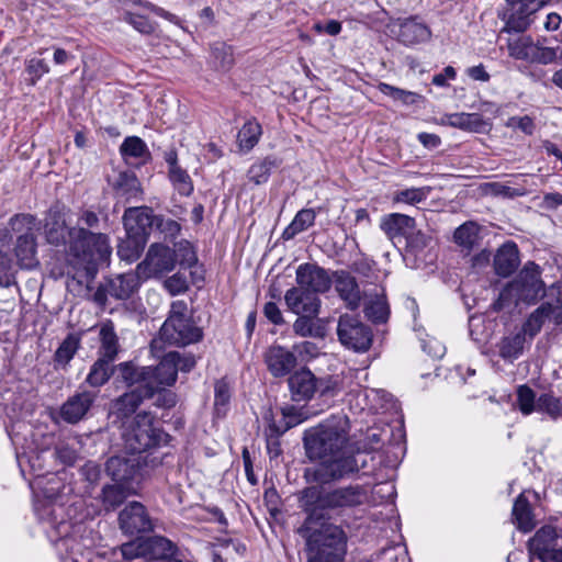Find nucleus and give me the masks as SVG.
<instances>
[{
  "label": "nucleus",
  "mask_w": 562,
  "mask_h": 562,
  "mask_svg": "<svg viewBox=\"0 0 562 562\" xmlns=\"http://www.w3.org/2000/svg\"><path fill=\"white\" fill-rule=\"evenodd\" d=\"M519 251L514 241L502 245L494 256L495 272L501 277L510 276L519 266Z\"/></svg>",
  "instance_id": "obj_26"
},
{
  "label": "nucleus",
  "mask_w": 562,
  "mask_h": 562,
  "mask_svg": "<svg viewBox=\"0 0 562 562\" xmlns=\"http://www.w3.org/2000/svg\"><path fill=\"white\" fill-rule=\"evenodd\" d=\"M271 168L272 161L266 158L259 162L254 164L249 168L247 177L255 184H262L268 181Z\"/></svg>",
  "instance_id": "obj_51"
},
{
  "label": "nucleus",
  "mask_w": 562,
  "mask_h": 562,
  "mask_svg": "<svg viewBox=\"0 0 562 562\" xmlns=\"http://www.w3.org/2000/svg\"><path fill=\"white\" fill-rule=\"evenodd\" d=\"M517 404L524 415H530L532 412L537 411L536 394L528 385L518 386Z\"/></svg>",
  "instance_id": "obj_47"
},
{
  "label": "nucleus",
  "mask_w": 562,
  "mask_h": 562,
  "mask_svg": "<svg viewBox=\"0 0 562 562\" xmlns=\"http://www.w3.org/2000/svg\"><path fill=\"white\" fill-rule=\"evenodd\" d=\"M427 191L424 188H411L395 193L393 200L397 203L416 204L425 200Z\"/></svg>",
  "instance_id": "obj_56"
},
{
  "label": "nucleus",
  "mask_w": 562,
  "mask_h": 562,
  "mask_svg": "<svg viewBox=\"0 0 562 562\" xmlns=\"http://www.w3.org/2000/svg\"><path fill=\"white\" fill-rule=\"evenodd\" d=\"M262 134L261 125L255 120H248L237 134V145L241 151H250L259 142Z\"/></svg>",
  "instance_id": "obj_31"
},
{
  "label": "nucleus",
  "mask_w": 562,
  "mask_h": 562,
  "mask_svg": "<svg viewBox=\"0 0 562 562\" xmlns=\"http://www.w3.org/2000/svg\"><path fill=\"white\" fill-rule=\"evenodd\" d=\"M337 336L341 345L358 352L367 351L372 344L370 327L356 315L344 314L339 317Z\"/></svg>",
  "instance_id": "obj_11"
},
{
  "label": "nucleus",
  "mask_w": 562,
  "mask_h": 562,
  "mask_svg": "<svg viewBox=\"0 0 562 562\" xmlns=\"http://www.w3.org/2000/svg\"><path fill=\"white\" fill-rule=\"evenodd\" d=\"M120 153L125 160L134 158L146 161L150 156L147 145L137 136L126 137L120 146Z\"/></svg>",
  "instance_id": "obj_34"
},
{
  "label": "nucleus",
  "mask_w": 562,
  "mask_h": 562,
  "mask_svg": "<svg viewBox=\"0 0 562 562\" xmlns=\"http://www.w3.org/2000/svg\"><path fill=\"white\" fill-rule=\"evenodd\" d=\"M447 124L462 130L479 131L484 121L477 113H453L447 115Z\"/></svg>",
  "instance_id": "obj_38"
},
{
  "label": "nucleus",
  "mask_w": 562,
  "mask_h": 562,
  "mask_svg": "<svg viewBox=\"0 0 562 562\" xmlns=\"http://www.w3.org/2000/svg\"><path fill=\"white\" fill-rule=\"evenodd\" d=\"M429 27L417 18L405 19L400 24L398 37L404 44H416L430 38Z\"/></svg>",
  "instance_id": "obj_29"
},
{
  "label": "nucleus",
  "mask_w": 562,
  "mask_h": 562,
  "mask_svg": "<svg viewBox=\"0 0 562 562\" xmlns=\"http://www.w3.org/2000/svg\"><path fill=\"white\" fill-rule=\"evenodd\" d=\"M529 562H562V547L553 526L541 527L528 541Z\"/></svg>",
  "instance_id": "obj_10"
},
{
  "label": "nucleus",
  "mask_w": 562,
  "mask_h": 562,
  "mask_svg": "<svg viewBox=\"0 0 562 562\" xmlns=\"http://www.w3.org/2000/svg\"><path fill=\"white\" fill-rule=\"evenodd\" d=\"M99 338L100 348L98 351V358L113 362L117 356L120 344L114 325L111 321H105L100 324Z\"/></svg>",
  "instance_id": "obj_28"
},
{
  "label": "nucleus",
  "mask_w": 562,
  "mask_h": 562,
  "mask_svg": "<svg viewBox=\"0 0 562 562\" xmlns=\"http://www.w3.org/2000/svg\"><path fill=\"white\" fill-rule=\"evenodd\" d=\"M513 517L517 528L522 532H528L535 527L533 515L529 502L524 494H520L514 504Z\"/></svg>",
  "instance_id": "obj_32"
},
{
  "label": "nucleus",
  "mask_w": 562,
  "mask_h": 562,
  "mask_svg": "<svg viewBox=\"0 0 562 562\" xmlns=\"http://www.w3.org/2000/svg\"><path fill=\"white\" fill-rule=\"evenodd\" d=\"M295 274L296 284L315 295L330 289L331 280L328 272L314 263L300 265Z\"/></svg>",
  "instance_id": "obj_15"
},
{
  "label": "nucleus",
  "mask_w": 562,
  "mask_h": 562,
  "mask_svg": "<svg viewBox=\"0 0 562 562\" xmlns=\"http://www.w3.org/2000/svg\"><path fill=\"white\" fill-rule=\"evenodd\" d=\"M213 57L216 66L222 70L229 69L234 64V55L232 47L225 44H217L213 47Z\"/></svg>",
  "instance_id": "obj_54"
},
{
  "label": "nucleus",
  "mask_w": 562,
  "mask_h": 562,
  "mask_svg": "<svg viewBox=\"0 0 562 562\" xmlns=\"http://www.w3.org/2000/svg\"><path fill=\"white\" fill-rule=\"evenodd\" d=\"M56 458L65 465H72L78 459L75 447L68 442H60L55 450Z\"/></svg>",
  "instance_id": "obj_60"
},
{
  "label": "nucleus",
  "mask_w": 562,
  "mask_h": 562,
  "mask_svg": "<svg viewBox=\"0 0 562 562\" xmlns=\"http://www.w3.org/2000/svg\"><path fill=\"white\" fill-rule=\"evenodd\" d=\"M368 498L367 491L360 485H348L334 490H326L322 485L305 487L299 497L300 507L310 520H329V510L355 507L363 504Z\"/></svg>",
  "instance_id": "obj_3"
},
{
  "label": "nucleus",
  "mask_w": 562,
  "mask_h": 562,
  "mask_svg": "<svg viewBox=\"0 0 562 562\" xmlns=\"http://www.w3.org/2000/svg\"><path fill=\"white\" fill-rule=\"evenodd\" d=\"M315 218L316 212L312 209H303L299 211L292 222L283 231L282 237L286 240L292 239L297 234L314 225Z\"/></svg>",
  "instance_id": "obj_33"
},
{
  "label": "nucleus",
  "mask_w": 562,
  "mask_h": 562,
  "mask_svg": "<svg viewBox=\"0 0 562 562\" xmlns=\"http://www.w3.org/2000/svg\"><path fill=\"white\" fill-rule=\"evenodd\" d=\"M368 458L367 453L355 451L351 445L347 449L334 452L333 456L319 459V464L313 472V479L321 484L342 480L367 468Z\"/></svg>",
  "instance_id": "obj_9"
},
{
  "label": "nucleus",
  "mask_w": 562,
  "mask_h": 562,
  "mask_svg": "<svg viewBox=\"0 0 562 562\" xmlns=\"http://www.w3.org/2000/svg\"><path fill=\"white\" fill-rule=\"evenodd\" d=\"M127 497L124 484L115 483L102 488V503L106 510H113Z\"/></svg>",
  "instance_id": "obj_42"
},
{
  "label": "nucleus",
  "mask_w": 562,
  "mask_h": 562,
  "mask_svg": "<svg viewBox=\"0 0 562 562\" xmlns=\"http://www.w3.org/2000/svg\"><path fill=\"white\" fill-rule=\"evenodd\" d=\"M120 19L132 25L136 31L142 34H150L154 32V24L144 15L133 13L128 10H123Z\"/></svg>",
  "instance_id": "obj_49"
},
{
  "label": "nucleus",
  "mask_w": 562,
  "mask_h": 562,
  "mask_svg": "<svg viewBox=\"0 0 562 562\" xmlns=\"http://www.w3.org/2000/svg\"><path fill=\"white\" fill-rule=\"evenodd\" d=\"M547 297L548 301L539 306L525 323L526 334L536 335L547 318L557 325L555 316L558 312H562V282H555L549 286Z\"/></svg>",
  "instance_id": "obj_13"
},
{
  "label": "nucleus",
  "mask_w": 562,
  "mask_h": 562,
  "mask_svg": "<svg viewBox=\"0 0 562 562\" xmlns=\"http://www.w3.org/2000/svg\"><path fill=\"white\" fill-rule=\"evenodd\" d=\"M164 286L171 295H178L188 290V282L182 274L176 273L164 281Z\"/></svg>",
  "instance_id": "obj_62"
},
{
  "label": "nucleus",
  "mask_w": 562,
  "mask_h": 562,
  "mask_svg": "<svg viewBox=\"0 0 562 562\" xmlns=\"http://www.w3.org/2000/svg\"><path fill=\"white\" fill-rule=\"evenodd\" d=\"M137 465L138 460L134 457L115 456L106 461L105 471L115 483L125 484L136 474Z\"/></svg>",
  "instance_id": "obj_25"
},
{
  "label": "nucleus",
  "mask_w": 562,
  "mask_h": 562,
  "mask_svg": "<svg viewBox=\"0 0 562 562\" xmlns=\"http://www.w3.org/2000/svg\"><path fill=\"white\" fill-rule=\"evenodd\" d=\"M146 544L148 546V551H151L154 554H160V559L172 557L176 550L173 543L164 537L150 538L146 541Z\"/></svg>",
  "instance_id": "obj_53"
},
{
  "label": "nucleus",
  "mask_w": 562,
  "mask_h": 562,
  "mask_svg": "<svg viewBox=\"0 0 562 562\" xmlns=\"http://www.w3.org/2000/svg\"><path fill=\"white\" fill-rule=\"evenodd\" d=\"M95 398L97 392L87 390L77 392L61 406L60 414L63 419L70 424L78 423L86 416Z\"/></svg>",
  "instance_id": "obj_19"
},
{
  "label": "nucleus",
  "mask_w": 562,
  "mask_h": 562,
  "mask_svg": "<svg viewBox=\"0 0 562 562\" xmlns=\"http://www.w3.org/2000/svg\"><path fill=\"white\" fill-rule=\"evenodd\" d=\"M179 257V262L184 267H192L196 262V255L188 241L180 243L177 250H173Z\"/></svg>",
  "instance_id": "obj_63"
},
{
  "label": "nucleus",
  "mask_w": 562,
  "mask_h": 562,
  "mask_svg": "<svg viewBox=\"0 0 562 562\" xmlns=\"http://www.w3.org/2000/svg\"><path fill=\"white\" fill-rule=\"evenodd\" d=\"M188 305L184 301L178 300L171 303L169 316L162 324L159 334L151 340L153 353L162 351L165 345L183 347L198 342L202 339V329L193 324L187 316Z\"/></svg>",
  "instance_id": "obj_6"
},
{
  "label": "nucleus",
  "mask_w": 562,
  "mask_h": 562,
  "mask_svg": "<svg viewBox=\"0 0 562 562\" xmlns=\"http://www.w3.org/2000/svg\"><path fill=\"white\" fill-rule=\"evenodd\" d=\"M123 224L130 236L137 237L147 234L155 224V216L149 207H130L123 215Z\"/></svg>",
  "instance_id": "obj_21"
},
{
  "label": "nucleus",
  "mask_w": 562,
  "mask_h": 562,
  "mask_svg": "<svg viewBox=\"0 0 562 562\" xmlns=\"http://www.w3.org/2000/svg\"><path fill=\"white\" fill-rule=\"evenodd\" d=\"M281 414L284 420L283 431L297 426L308 418L307 412L303 407L285 405L281 407Z\"/></svg>",
  "instance_id": "obj_48"
},
{
  "label": "nucleus",
  "mask_w": 562,
  "mask_h": 562,
  "mask_svg": "<svg viewBox=\"0 0 562 562\" xmlns=\"http://www.w3.org/2000/svg\"><path fill=\"white\" fill-rule=\"evenodd\" d=\"M507 48L512 57L529 61L532 49H535V43L529 36H516L508 40Z\"/></svg>",
  "instance_id": "obj_40"
},
{
  "label": "nucleus",
  "mask_w": 562,
  "mask_h": 562,
  "mask_svg": "<svg viewBox=\"0 0 562 562\" xmlns=\"http://www.w3.org/2000/svg\"><path fill=\"white\" fill-rule=\"evenodd\" d=\"M550 0H506L509 5L506 24L502 32L520 33L531 23L530 16Z\"/></svg>",
  "instance_id": "obj_14"
},
{
  "label": "nucleus",
  "mask_w": 562,
  "mask_h": 562,
  "mask_svg": "<svg viewBox=\"0 0 562 562\" xmlns=\"http://www.w3.org/2000/svg\"><path fill=\"white\" fill-rule=\"evenodd\" d=\"M315 316L316 315L300 314L293 323V331L301 337L312 336L314 330L313 317Z\"/></svg>",
  "instance_id": "obj_61"
},
{
  "label": "nucleus",
  "mask_w": 562,
  "mask_h": 562,
  "mask_svg": "<svg viewBox=\"0 0 562 562\" xmlns=\"http://www.w3.org/2000/svg\"><path fill=\"white\" fill-rule=\"evenodd\" d=\"M140 278L137 271L116 274L105 282V291L115 300H127L138 291Z\"/></svg>",
  "instance_id": "obj_20"
},
{
  "label": "nucleus",
  "mask_w": 562,
  "mask_h": 562,
  "mask_svg": "<svg viewBox=\"0 0 562 562\" xmlns=\"http://www.w3.org/2000/svg\"><path fill=\"white\" fill-rule=\"evenodd\" d=\"M537 411L546 412L552 417L562 416V402L560 398L544 393L537 398Z\"/></svg>",
  "instance_id": "obj_50"
},
{
  "label": "nucleus",
  "mask_w": 562,
  "mask_h": 562,
  "mask_svg": "<svg viewBox=\"0 0 562 562\" xmlns=\"http://www.w3.org/2000/svg\"><path fill=\"white\" fill-rule=\"evenodd\" d=\"M265 362L274 378H282L295 368L296 357L282 346H271L265 353Z\"/></svg>",
  "instance_id": "obj_18"
},
{
  "label": "nucleus",
  "mask_w": 562,
  "mask_h": 562,
  "mask_svg": "<svg viewBox=\"0 0 562 562\" xmlns=\"http://www.w3.org/2000/svg\"><path fill=\"white\" fill-rule=\"evenodd\" d=\"M349 432L350 422L344 414L333 415L316 427L305 430L303 441L307 457L319 460L349 448L352 445Z\"/></svg>",
  "instance_id": "obj_4"
},
{
  "label": "nucleus",
  "mask_w": 562,
  "mask_h": 562,
  "mask_svg": "<svg viewBox=\"0 0 562 562\" xmlns=\"http://www.w3.org/2000/svg\"><path fill=\"white\" fill-rule=\"evenodd\" d=\"M180 353L170 351L166 353L156 367L136 368L131 362L119 366L123 380L128 385L139 384L145 389V395H155L157 389L171 386L178 375V361Z\"/></svg>",
  "instance_id": "obj_5"
},
{
  "label": "nucleus",
  "mask_w": 562,
  "mask_h": 562,
  "mask_svg": "<svg viewBox=\"0 0 562 562\" xmlns=\"http://www.w3.org/2000/svg\"><path fill=\"white\" fill-rule=\"evenodd\" d=\"M284 301L289 311L296 315H317L319 313V297L299 285L285 292Z\"/></svg>",
  "instance_id": "obj_17"
},
{
  "label": "nucleus",
  "mask_w": 562,
  "mask_h": 562,
  "mask_svg": "<svg viewBox=\"0 0 562 562\" xmlns=\"http://www.w3.org/2000/svg\"><path fill=\"white\" fill-rule=\"evenodd\" d=\"M335 289L349 308L356 310L360 305V290L355 277L351 274L344 271L337 273Z\"/></svg>",
  "instance_id": "obj_27"
},
{
  "label": "nucleus",
  "mask_w": 562,
  "mask_h": 562,
  "mask_svg": "<svg viewBox=\"0 0 562 562\" xmlns=\"http://www.w3.org/2000/svg\"><path fill=\"white\" fill-rule=\"evenodd\" d=\"M130 392L124 393L113 402L112 414L122 422L132 419V416L144 400L151 396L145 395V389L139 384Z\"/></svg>",
  "instance_id": "obj_23"
},
{
  "label": "nucleus",
  "mask_w": 562,
  "mask_h": 562,
  "mask_svg": "<svg viewBox=\"0 0 562 562\" xmlns=\"http://www.w3.org/2000/svg\"><path fill=\"white\" fill-rule=\"evenodd\" d=\"M524 341L521 334L503 338L499 344V356L506 360L517 359L522 351Z\"/></svg>",
  "instance_id": "obj_43"
},
{
  "label": "nucleus",
  "mask_w": 562,
  "mask_h": 562,
  "mask_svg": "<svg viewBox=\"0 0 562 562\" xmlns=\"http://www.w3.org/2000/svg\"><path fill=\"white\" fill-rule=\"evenodd\" d=\"M557 56L558 50L555 48L541 46L535 43V49H532L529 61L546 65L555 60Z\"/></svg>",
  "instance_id": "obj_58"
},
{
  "label": "nucleus",
  "mask_w": 562,
  "mask_h": 562,
  "mask_svg": "<svg viewBox=\"0 0 562 562\" xmlns=\"http://www.w3.org/2000/svg\"><path fill=\"white\" fill-rule=\"evenodd\" d=\"M155 416L149 412H140L132 419L121 423V437L125 449L135 454L158 446L166 434L155 426Z\"/></svg>",
  "instance_id": "obj_8"
},
{
  "label": "nucleus",
  "mask_w": 562,
  "mask_h": 562,
  "mask_svg": "<svg viewBox=\"0 0 562 562\" xmlns=\"http://www.w3.org/2000/svg\"><path fill=\"white\" fill-rule=\"evenodd\" d=\"M169 178L175 189L181 195L188 196L192 193L193 184L190 176L187 173L186 170L181 169L180 167H172V169L169 170Z\"/></svg>",
  "instance_id": "obj_46"
},
{
  "label": "nucleus",
  "mask_w": 562,
  "mask_h": 562,
  "mask_svg": "<svg viewBox=\"0 0 562 562\" xmlns=\"http://www.w3.org/2000/svg\"><path fill=\"white\" fill-rule=\"evenodd\" d=\"M121 529L128 535L151 530V521L145 507L138 502H132L119 515Z\"/></svg>",
  "instance_id": "obj_16"
},
{
  "label": "nucleus",
  "mask_w": 562,
  "mask_h": 562,
  "mask_svg": "<svg viewBox=\"0 0 562 562\" xmlns=\"http://www.w3.org/2000/svg\"><path fill=\"white\" fill-rule=\"evenodd\" d=\"M407 245L416 250H422L428 247L432 241L431 234L423 231H412L406 236Z\"/></svg>",
  "instance_id": "obj_59"
},
{
  "label": "nucleus",
  "mask_w": 562,
  "mask_h": 562,
  "mask_svg": "<svg viewBox=\"0 0 562 562\" xmlns=\"http://www.w3.org/2000/svg\"><path fill=\"white\" fill-rule=\"evenodd\" d=\"M155 224L157 228L168 238H175L181 229L180 224L171 218L155 216Z\"/></svg>",
  "instance_id": "obj_64"
},
{
  "label": "nucleus",
  "mask_w": 562,
  "mask_h": 562,
  "mask_svg": "<svg viewBox=\"0 0 562 562\" xmlns=\"http://www.w3.org/2000/svg\"><path fill=\"white\" fill-rule=\"evenodd\" d=\"M453 238L460 247L470 250L480 239V227L474 222H467L456 229Z\"/></svg>",
  "instance_id": "obj_37"
},
{
  "label": "nucleus",
  "mask_w": 562,
  "mask_h": 562,
  "mask_svg": "<svg viewBox=\"0 0 562 562\" xmlns=\"http://www.w3.org/2000/svg\"><path fill=\"white\" fill-rule=\"evenodd\" d=\"M112 361L98 358L97 361L92 364L90 372L86 378V382L93 386L100 387L104 385L113 374Z\"/></svg>",
  "instance_id": "obj_35"
},
{
  "label": "nucleus",
  "mask_w": 562,
  "mask_h": 562,
  "mask_svg": "<svg viewBox=\"0 0 562 562\" xmlns=\"http://www.w3.org/2000/svg\"><path fill=\"white\" fill-rule=\"evenodd\" d=\"M215 397H214V408L216 414L224 415L226 412V406L231 398V392L228 384L224 380H220L215 383L214 386Z\"/></svg>",
  "instance_id": "obj_52"
},
{
  "label": "nucleus",
  "mask_w": 562,
  "mask_h": 562,
  "mask_svg": "<svg viewBox=\"0 0 562 562\" xmlns=\"http://www.w3.org/2000/svg\"><path fill=\"white\" fill-rule=\"evenodd\" d=\"M547 294L539 266L535 262H527L518 276L502 290L495 305L501 310L520 302L535 304Z\"/></svg>",
  "instance_id": "obj_7"
},
{
  "label": "nucleus",
  "mask_w": 562,
  "mask_h": 562,
  "mask_svg": "<svg viewBox=\"0 0 562 562\" xmlns=\"http://www.w3.org/2000/svg\"><path fill=\"white\" fill-rule=\"evenodd\" d=\"M345 390L344 373L317 378V389L321 397H335Z\"/></svg>",
  "instance_id": "obj_36"
},
{
  "label": "nucleus",
  "mask_w": 562,
  "mask_h": 562,
  "mask_svg": "<svg viewBox=\"0 0 562 562\" xmlns=\"http://www.w3.org/2000/svg\"><path fill=\"white\" fill-rule=\"evenodd\" d=\"M15 256L21 268L32 269L38 265L34 234L26 233L18 237Z\"/></svg>",
  "instance_id": "obj_30"
},
{
  "label": "nucleus",
  "mask_w": 562,
  "mask_h": 562,
  "mask_svg": "<svg viewBox=\"0 0 562 562\" xmlns=\"http://www.w3.org/2000/svg\"><path fill=\"white\" fill-rule=\"evenodd\" d=\"M10 229L14 233L33 234L35 217L30 214H18L10 220Z\"/></svg>",
  "instance_id": "obj_55"
},
{
  "label": "nucleus",
  "mask_w": 562,
  "mask_h": 562,
  "mask_svg": "<svg viewBox=\"0 0 562 562\" xmlns=\"http://www.w3.org/2000/svg\"><path fill=\"white\" fill-rule=\"evenodd\" d=\"M416 222L413 217L402 213H390L381 217L380 228L390 240L405 237L415 229Z\"/></svg>",
  "instance_id": "obj_24"
},
{
  "label": "nucleus",
  "mask_w": 562,
  "mask_h": 562,
  "mask_svg": "<svg viewBox=\"0 0 562 562\" xmlns=\"http://www.w3.org/2000/svg\"><path fill=\"white\" fill-rule=\"evenodd\" d=\"M106 217L101 218L91 209H81L75 226H68L66 213L50 209L44 224L46 241L54 246H65L69 262L78 268L87 279L97 273L99 263L109 259L112 252L110 237L102 232Z\"/></svg>",
  "instance_id": "obj_1"
},
{
  "label": "nucleus",
  "mask_w": 562,
  "mask_h": 562,
  "mask_svg": "<svg viewBox=\"0 0 562 562\" xmlns=\"http://www.w3.org/2000/svg\"><path fill=\"white\" fill-rule=\"evenodd\" d=\"M175 266V251L161 244H153L148 248L145 259L137 265L136 269L139 276L144 279H149L170 272Z\"/></svg>",
  "instance_id": "obj_12"
},
{
  "label": "nucleus",
  "mask_w": 562,
  "mask_h": 562,
  "mask_svg": "<svg viewBox=\"0 0 562 562\" xmlns=\"http://www.w3.org/2000/svg\"><path fill=\"white\" fill-rule=\"evenodd\" d=\"M305 539L307 562H341L347 551V536L341 527L325 519L310 520L306 515L299 528Z\"/></svg>",
  "instance_id": "obj_2"
},
{
  "label": "nucleus",
  "mask_w": 562,
  "mask_h": 562,
  "mask_svg": "<svg viewBox=\"0 0 562 562\" xmlns=\"http://www.w3.org/2000/svg\"><path fill=\"white\" fill-rule=\"evenodd\" d=\"M116 193L127 202L140 193V184L134 175L121 173L116 182Z\"/></svg>",
  "instance_id": "obj_41"
},
{
  "label": "nucleus",
  "mask_w": 562,
  "mask_h": 562,
  "mask_svg": "<svg viewBox=\"0 0 562 562\" xmlns=\"http://www.w3.org/2000/svg\"><path fill=\"white\" fill-rule=\"evenodd\" d=\"M121 552L124 559L133 560L145 555L148 552V546L146 544V541L137 539L135 541L124 543L121 547Z\"/></svg>",
  "instance_id": "obj_57"
},
{
  "label": "nucleus",
  "mask_w": 562,
  "mask_h": 562,
  "mask_svg": "<svg viewBox=\"0 0 562 562\" xmlns=\"http://www.w3.org/2000/svg\"><path fill=\"white\" fill-rule=\"evenodd\" d=\"M81 338L78 334H69L55 352V362L66 366L74 358L80 347Z\"/></svg>",
  "instance_id": "obj_39"
},
{
  "label": "nucleus",
  "mask_w": 562,
  "mask_h": 562,
  "mask_svg": "<svg viewBox=\"0 0 562 562\" xmlns=\"http://www.w3.org/2000/svg\"><path fill=\"white\" fill-rule=\"evenodd\" d=\"M364 312L367 317L374 323L385 322L389 316V306L384 296H376L375 300L367 303Z\"/></svg>",
  "instance_id": "obj_45"
},
{
  "label": "nucleus",
  "mask_w": 562,
  "mask_h": 562,
  "mask_svg": "<svg viewBox=\"0 0 562 562\" xmlns=\"http://www.w3.org/2000/svg\"><path fill=\"white\" fill-rule=\"evenodd\" d=\"M289 390L294 401H308L316 393L317 378L307 369H301L288 379Z\"/></svg>",
  "instance_id": "obj_22"
},
{
  "label": "nucleus",
  "mask_w": 562,
  "mask_h": 562,
  "mask_svg": "<svg viewBox=\"0 0 562 562\" xmlns=\"http://www.w3.org/2000/svg\"><path fill=\"white\" fill-rule=\"evenodd\" d=\"M18 269L7 252L0 250V288L16 285Z\"/></svg>",
  "instance_id": "obj_44"
}]
</instances>
